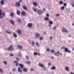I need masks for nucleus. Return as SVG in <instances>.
Returning <instances> with one entry per match:
<instances>
[{"label":"nucleus","mask_w":74,"mask_h":74,"mask_svg":"<svg viewBox=\"0 0 74 74\" xmlns=\"http://www.w3.org/2000/svg\"><path fill=\"white\" fill-rule=\"evenodd\" d=\"M72 25H73V26H74V23H73V24H72Z\"/></svg>","instance_id":"nucleus-64"},{"label":"nucleus","mask_w":74,"mask_h":74,"mask_svg":"<svg viewBox=\"0 0 74 74\" xmlns=\"http://www.w3.org/2000/svg\"><path fill=\"white\" fill-rule=\"evenodd\" d=\"M8 51H11L12 49H13V48L12 47V45H10L7 49Z\"/></svg>","instance_id":"nucleus-2"},{"label":"nucleus","mask_w":74,"mask_h":74,"mask_svg":"<svg viewBox=\"0 0 74 74\" xmlns=\"http://www.w3.org/2000/svg\"><path fill=\"white\" fill-rule=\"evenodd\" d=\"M28 26L29 27H32V24L31 23H29L28 24Z\"/></svg>","instance_id":"nucleus-13"},{"label":"nucleus","mask_w":74,"mask_h":74,"mask_svg":"<svg viewBox=\"0 0 74 74\" xmlns=\"http://www.w3.org/2000/svg\"><path fill=\"white\" fill-rule=\"evenodd\" d=\"M63 2L62 1H60L59 2V4L60 5H62L63 4Z\"/></svg>","instance_id":"nucleus-22"},{"label":"nucleus","mask_w":74,"mask_h":74,"mask_svg":"<svg viewBox=\"0 0 74 74\" xmlns=\"http://www.w3.org/2000/svg\"><path fill=\"white\" fill-rule=\"evenodd\" d=\"M17 21L18 22H21V20L20 19H17Z\"/></svg>","instance_id":"nucleus-33"},{"label":"nucleus","mask_w":74,"mask_h":74,"mask_svg":"<svg viewBox=\"0 0 74 74\" xmlns=\"http://www.w3.org/2000/svg\"><path fill=\"white\" fill-rule=\"evenodd\" d=\"M10 23L12 24V25H14V20H10Z\"/></svg>","instance_id":"nucleus-7"},{"label":"nucleus","mask_w":74,"mask_h":74,"mask_svg":"<svg viewBox=\"0 0 74 74\" xmlns=\"http://www.w3.org/2000/svg\"><path fill=\"white\" fill-rule=\"evenodd\" d=\"M68 52L69 53H70L71 52V51H70V50H68Z\"/></svg>","instance_id":"nucleus-58"},{"label":"nucleus","mask_w":74,"mask_h":74,"mask_svg":"<svg viewBox=\"0 0 74 74\" xmlns=\"http://www.w3.org/2000/svg\"><path fill=\"white\" fill-rule=\"evenodd\" d=\"M6 33H8V34H11V33L10 32H8L7 31H6Z\"/></svg>","instance_id":"nucleus-48"},{"label":"nucleus","mask_w":74,"mask_h":74,"mask_svg":"<svg viewBox=\"0 0 74 74\" xmlns=\"http://www.w3.org/2000/svg\"><path fill=\"white\" fill-rule=\"evenodd\" d=\"M48 23L50 25H52V24H53V22L51 21H49L48 22Z\"/></svg>","instance_id":"nucleus-17"},{"label":"nucleus","mask_w":74,"mask_h":74,"mask_svg":"<svg viewBox=\"0 0 74 74\" xmlns=\"http://www.w3.org/2000/svg\"><path fill=\"white\" fill-rule=\"evenodd\" d=\"M20 11L19 10H17V15H20Z\"/></svg>","instance_id":"nucleus-23"},{"label":"nucleus","mask_w":74,"mask_h":74,"mask_svg":"<svg viewBox=\"0 0 74 74\" xmlns=\"http://www.w3.org/2000/svg\"><path fill=\"white\" fill-rule=\"evenodd\" d=\"M19 57H22V54H19Z\"/></svg>","instance_id":"nucleus-56"},{"label":"nucleus","mask_w":74,"mask_h":74,"mask_svg":"<svg viewBox=\"0 0 74 74\" xmlns=\"http://www.w3.org/2000/svg\"><path fill=\"white\" fill-rule=\"evenodd\" d=\"M64 6H66V5H67V4H66V3H64Z\"/></svg>","instance_id":"nucleus-52"},{"label":"nucleus","mask_w":74,"mask_h":74,"mask_svg":"<svg viewBox=\"0 0 74 74\" xmlns=\"http://www.w3.org/2000/svg\"><path fill=\"white\" fill-rule=\"evenodd\" d=\"M35 45V42H34V41H32V46H33V45Z\"/></svg>","instance_id":"nucleus-26"},{"label":"nucleus","mask_w":74,"mask_h":74,"mask_svg":"<svg viewBox=\"0 0 74 74\" xmlns=\"http://www.w3.org/2000/svg\"><path fill=\"white\" fill-rule=\"evenodd\" d=\"M3 16H5V13H3Z\"/></svg>","instance_id":"nucleus-57"},{"label":"nucleus","mask_w":74,"mask_h":74,"mask_svg":"<svg viewBox=\"0 0 74 74\" xmlns=\"http://www.w3.org/2000/svg\"><path fill=\"white\" fill-rule=\"evenodd\" d=\"M0 71L1 73H2L3 72V70H2V69H0Z\"/></svg>","instance_id":"nucleus-51"},{"label":"nucleus","mask_w":74,"mask_h":74,"mask_svg":"<svg viewBox=\"0 0 74 74\" xmlns=\"http://www.w3.org/2000/svg\"><path fill=\"white\" fill-rule=\"evenodd\" d=\"M59 53H60V52H59V51H58L57 52H55L54 53V55L56 56H59Z\"/></svg>","instance_id":"nucleus-5"},{"label":"nucleus","mask_w":74,"mask_h":74,"mask_svg":"<svg viewBox=\"0 0 74 74\" xmlns=\"http://www.w3.org/2000/svg\"><path fill=\"white\" fill-rule=\"evenodd\" d=\"M56 17H58L59 16V14H56Z\"/></svg>","instance_id":"nucleus-46"},{"label":"nucleus","mask_w":74,"mask_h":74,"mask_svg":"<svg viewBox=\"0 0 74 74\" xmlns=\"http://www.w3.org/2000/svg\"><path fill=\"white\" fill-rule=\"evenodd\" d=\"M64 48H65L63 47H61V49H64Z\"/></svg>","instance_id":"nucleus-59"},{"label":"nucleus","mask_w":74,"mask_h":74,"mask_svg":"<svg viewBox=\"0 0 74 74\" xmlns=\"http://www.w3.org/2000/svg\"><path fill=\"white\" fill-rule=\"evenodd\" d=\"M36 44L38 46V47H40V45L38 44V42H36Z\"/></svg>","instance_id":"nucleus-42"},{"label":"nucleus","mask_w":74,"mask_h":74,"mask_svg":"<svg viewBox=\"0 0 74 74\" xmlns=\"http://www.w3.org/2000/svg\"><path fill=\"white\" fill-rule=\"evenodd\" d=\"M62 31L63 33L64 32H66V33H68V31H67V30L66 29V28H62Z\"/></svg>","instance_id":"nucleus-1"},{"label":"nucleus","mask_w":74,"mask_h":74,"mask_svg":"<svg viewBox=\"0 0 74 74\" xmlns=\"http://www.w3.org/2000/svg\"><path fill=\"white\" fill-rule=\"evenodd\" d=\"M37 12H38V14H42V13L44 12H42V10H37Z\"/></svg>","instance_id":"nucleus-4"},{"label":"nucleus","mask_w":74,"mask_h":74,"mask_svg":"<svg viewBox=\"0 0 74 74\" xmlns=\"http://www.w3.org/2000/svg\"><path fill=\"white\" fill-rule=\"evenodd\" d=\"M50 38L51 40H52V39H53V37H52V36H51L50 37Z\"/></svg>","instance_id":"nucleus-50"},{"label":"nucleus","mask_w":74,"mask_h":74,"mask_svg":"<svg viewBox=\"0 0 74 74\" xmlns=\"http://www.w3.org/2000/svg\"><path fill=\"white\" fill-rule=\"evenodd\" d=\"M39 40H43V38H42V37H40Z\"/></svg>","instance_id":"nucleus-39"},{"label":"nucleus","mask_w":74,"mask_h":74,"mask_svg":"<svg viewBox=\"0 0 74 74\" xmlns=\"http://www.w3.org/2000/svg\"><path fill=\"white\" fill-rule=\"evenodd\" d=\"M13 35L14 37H17V35L14 32L13 33Z\"/></svg>","instance_id":"nucleus-27"},{"label":"nucleus","mask_w":74,"mask_h":74,"mask_svg":"<svg viewBox=\"0 0 74 74\" xmlns=\"http://www.w3.org/2000/svg\"><path fill=\"white\" fill-rule=\"evenodd\" d=\"M44 20H45V21H49V18H48V17H45L44 18Z\"/></svg>","instance_id":"nucleus-14"},{"label":"nucleus","mask_w":74,"mask_h":74,"mask_svg":"<svg viewBox=\"0 0 74 74\" xmlns=\"http://www.w3.org/2000/svg\"><path fill=\"white\" fill-rule=\"evenodd\" d=\"M18 48L19 49H22L23 48L22 47V46H21V45H18L17 46Z\"/></svg>","instance_id":"nucleus-16"},{"label":"nucleus","mask_w":74,"mask_h":74,"mask_svg":"<svg viewBox=\"0 0 74 74\" xmlns=\"http://www.w3.org/2000/svg\"><path fill=\"white\" fill-rule=\"evenodd\" d=\"M21 14L23 15H25V14H26V13H25V12L23 11L21 12Z\"/></svg>","instance_id":"nucleus-25"},{"label":"nucleus","mask_w":74,"mask_h":74,"mask_svg":"<svg viewBox=\"0 0 74 74\" xmlns=\"http://www.w3.org/2000/svg\"><path fill=\"white\" fill-rule=\"evenodd\" d=\"M33 4L34 5H35V6H36L37 5V3L36 2H33Z\"/></svg>","instance_id":"nucleus-28"},{"label":"nucleus","mask_w":74,"mask_h":74,"mask_svg":"<svg viewBox=\"0 0 74 74\" xmlns=\"http://www.w3.org/2000/svg\"><path fill=\"white\" fill-rule=\"evenodd\" d=\"M26 58L27 59V60H29V57L28 56H26Z\"/></svg>","instance_id":"nucleus-30"},{"label":"nucleus","mask_w":74,"mask_h":74,"mask_svg":"<svg viewBox=\"0 0 74 74\" xmlns=\"http://www.w3.org/2000/svg\"><path fill=\"white\" fill-rule=\"evenodd\" d=\"M23 8L24 9V10H27V7L26 5L23 6Z\"/></svg>","instance_id":"nucleus-19"},{"label":"nucleus","mask_w":74,"mask_h":74,"mask_svg":"<svg viewBox=\"0 0 74 74\" xmlns=\"http://www.w3.org/2000/svg\"><path fill=\"white\" fill-rule=\"evenodd\" d=\"M56 69V68L54 66H53L51 68V70H55Z\"/></svg>","instance_id":"nucleus-31"},{"label":"nucleus","mask_w":74,"mask_h":74,"mask_svg":"<svg viewBox=\"0 0 74 74\" xmlns=\"http://www.w3.org/2000/svg\"><path fill=\"white\" fill-rule=\"evenodd\" d=\"M47 52H49L50 51V49L49 48L47 49Z\"/></svg>","instance_id":"nucleus-40"},{"label":"nucleus","mask_w":74,"mask_h":74,"mask_svg":"<svg viewBox=\"0 0 74 74\" xmlns=\"http://www.w3.org/2000/svg\"><path fill=\"white\" fill-rule=\"evenodd\" d=\"M37 54H38V53L36 52H34V55H37Z\"/></svg>","instance_id":"nucleus-37"},{"label":"nucleus","mask_w":74,"mask_h":74,"mask_svg":"<svg viewBox=\"0 0 74 74\" xmlns=\"http://www.w3.org/2000/svg\"><path fill=\"white\" fill-rule=\"evenodd\" d=\"M19 65H20V66L21 68H23V67H24L23 65L22 64H20Z\"/></svg>","instance_id":"nucleus-24"},{"label":"nucleus","mask_w":74,"mask_h":74,"mask_svg":"<svg viewBox=\"0 0 74 74\" xmlns=\"http://www.w3.org/2000/svg\"><path fill=\"white\" fill-rule=\"evenodd\" d=\"M17 32L18 34H22V32L21 31V30L18 29L17 30Z\"/></svg>","instance_id":"nucleus-9"},{"label":"nucleus","mask_w":74,"mask_h":74,"mask_svg":"<svg viewBox=\"0 0 74 74\" xmlns=\"http://www.w3.org/2000/svg\"><path fill=\"white\" fill-rule=\"evenodd\" d=\"M51 25H52L51 24H49L48 25V26L49 27H51Z\"/></svg>","instance_id":"nucleus-53"},{"label":"nucleus","mask_w":74,"mask_h":74,"mask_svg":"<svg viewBox=\"0 0 74 74\" xmlns=\"http://www.w3.org/2000/svg\"><path fill=\"white\" fill-rule=\"evenodd\" d=\"M35 37L36 38H38L40 37V34L38 33H36L35 35Z\"/></svg>","instance_id":"nucleus-6"},{"label":"nucleus","mask_w":74,"mask_h":74,"mask_svg":"<svg viewBox=\"0 0 74 74\" xmlns=\"http://www.w3.org/2000/svg\"><path fill=\"white\" fill-rule=\"evenodd\" d=\"M64 50H65V51L66 52H68V48H67V47H65L64 48Z\"/></svg>","instance_id":"nucleus-20"},{"label":"nucleus","mask_w":74,"mask_h":74,"mask_svg":"<svg viewBox=\"0 0 74 74\" xmlns=\"http://www.w3.org/2000/svg\"><path fill=\"white\" fill-rule=\"evenodd\" d=\"M30 70L31 71H34V69L32 68Z\"/></svg>","instance_id":"nucleus-34"},{"label":"nucleus","mask_w":74,"mask_h":74,"mask_svg":"<svg viewBox=\"0 0 74 74\" xmlns=\"http://www.w3.org/2000/svg\"><path fill=\"white\" fill-rule=\"evenodd\" d=\"M59 54L60 55H62V53H60Z\"/></svg>","instance_id":"nucleus-63"},{"label":"nucleus","mask_w":74,"mask_h":74,"mask_svg":"<svg viewBox=\"0 0 74 74\" xmlns=\"http://www.w3.org/2000/svg\"><path fill=\"white\" fill-rule=\"evenodd\" d=\"M10 56H14V54H11L10 55Z\"/></svg>","instance_id":"nucleus-54"},{"label":"nucleus","mask_w":74,"mask_h":74,"mask_svg":"<svg viewBox=\"0 0 74 74\" xmlns=\"http://www.w3.org/2000/svg\"><path fill=\"white\" fill-rule=\"evenodd\" d=\"M61 10H64V7L62 6L61 7Z\"/></svg>","instance_id":"nucleus-44"},{"label":"nucleus","mask_w":74,"mask_h":74,"mask_svg":"<svg viewBox=\"0 0 74 74\" xmlns=\"http://www.w3.org/2000/svg\"><path fill=\"white\" fill-rule=\"evenodd\" d=\"M57 28V27L56 26H54L53 27V30H56Z\"/></svg>","instance_id":"nucleus-43"},{"label":"nucleus","mask_w":74,"mask_h":74,"mask_svg":"<svg viewBox=\"0 0 74 74\" xmlns=\"http://www.w3.org/2000/svg\"><path fill=\"white\" fill-rule=\"evenodd\" d=\"M46 16H47V17H49V13H47L46 14Z\"/></svg>","instance_id":"nucleus-41"},{"label":"nucleus","mask_w":74,"mask_h":74,"mask_svg":"<svg viewBox=\"0 0 74 74\" xmlns=\"http://www.w3.org/2000/svg\"><path fill=\"white\" fill-rule=\"evenodd\" d=\"M39 55H40V53H38V56H39Z\"/></svg>","instance_id":"nucleus-60"},{"label":"nucleus","mask_w":74,"mask_h":74,"mask_svg":"<svg viewBox=\"0 0 74 74\" xmlns=\"http://www.w3.org/2000/svg\"><path fill=\"white\" fill-rule=\"evenodd\" d=\"M16 58V60H18V61H19V58Z\"/></svg>","instance_id":"nucleus-55"},{"label":"nucleus","mask_w":74,"mask_h":74,"mask_svg":"<svg viewBox=\"0 0 74 74\" xmlns=\"http://www.w3.org/2000/svg\"><path fill=\"white\" fill-rule=\"evenodd\" d=\"M51 52H52V53H54V52H55V51L53 50H51Z\"/></svg>","instance_id":"nucleus-47"},{"label":"nucleus","mask_w":74,"mask_h":74,"mask_svg":"<svg viewBox=\"0 0 74 74\" xmlns=\"http://www.w3.org/2000/svg\"><path fill=\"white\" fill-rule=\"evenodd\" d=\"M12 71H16V68H14L12 70Z\"/></svg>","instance_id":"nucleus-35"},{"label":"nucleus","mask_w":74,"mask_h":74,"mask_svg":"<svg viewBox=\"0 0 74 74\" xmlns=\"http://www.w3.org/2000/svg\"><path fill=\"white\" fill-rule=\"evenodd\" d=\"M65 69L66 70V71H69V67L68 66H66L65 67Z\"/></svg>","instance_id":"nucleus-11"},{"label":"nucleus","mask_w":74,"mask_h":74,"mask_svg":"<svg viewBox=\"0 0 74 74\" xmlns=\"http://www.w3.org/2000/svg\"><path fill=\"white\" fill-rule=\"evenodd\" d=\"M26 63H27V64H30V62H29L28 61V62H25Z\"/></svg>","instance_id":"nucleus-45"},{"label":"nucleus","mask_w":74,"mask_h":74,"mask_svg":"<svg viewBox=\"0 0 74 74\" xmlns=\"http://www.w3.org/2000/svg\"><path fill=\"white\" fill-rule=\"evenodd\" d=\"M38 65H39V66L41 67H44V65L41 64V63H39Z\"/></svg>","instance_id":"nucleus-10"},{"label":"nucleus","mask_w":74,"mask_h":74,"mask_svg":"<svg viewBox=\"0 0 74 74\" xmlns=\"http://www.w3.org/2000/svg\"><path fill=\"white\" fill-rule=\"evenodd\" d=\"M14 13L13 12H12L10 14V16L12 17H14Z\"/></svg>","instance_id":"nucleus-18"},{"label":"nucleus","mask_w":74,"mask_h":74,"mask_svg":"<svg viewBox=\"0 0 74 74\" xmlns=\"http://www.w3.org/2000/svg\"><path fill=\"white\" fill-rule=\"evenodd\" d=\"M33 10H34V11L35 12H37V9H36V8H33Z\"/></svg>","instance_id":"nucleus-29"},{"label":"nucleus","mask_w":74,"mask_h":74,"mask_svg":"<svg viewBox=\"0 0 74 74\" xmlns=\"http://www.w3.org/2000/svg\"><path fill=\"white\" fill-rule=\"evenodd\" d=\"M0 3L1 5H4V1H1L0 2Z\"/></svg>","instance_id":"nucleus-15"},{"label":"nucleus","mask_w":74,"mask_h":74,"mask_svg":"<svg viewBox=\"0 0 74 74\" xmlns=\"http://www.w3.org/2000/svg\"><path fill=\"white\" fill-rule=\"evenodd\" d=\"M51 59H53L54 58L53 57H51Z\"/></svg>","instance_id":"nucleus-61"},{"label":"nucleus","mask_w":74,"mask_h":74,"mask_svg":"<svg viewBox=\"0 0 74 74\" xmlns=\"http://www.w3.org/2000/svg\"><path fill=\"white\" fill-rule=\"evenodd\" d=\"M23 71H24V72H25V73H26V72H27V69H26V68H24L23 69Z\"/></svg>","instance_id":"nucleus-21"},{"label":"nucleus","mask_w":74,"mask_h":74,"mask_svg":"<svg viewBox=\"0 0 74 74\" xmlns=\"http://www.w3.org/2000/svg\"><path fill=\"white\" fill-rule=\"evenodd\" d=\"M3 63L5 64H6V65H7V62H6V61H4L3 62Z\"/></svg>","instance_id":"nucleus-36"},{"label":"nucleus","mask_w":74,"mask_h":74,"mask_svg":"<svg viewBox=\"0 0 74 74\" xmlns=\"http://www.w3.org/2000/svg\"><path fill=\"white\" fill-rule=\"evenodd\" d=\"M51 63L50 62H49V63H48V66H51Z\"/></svg>","instance_id":"nucleus-49"},{"label":"nucleus","mask_w":74,"mask_h":74,"mask_svg":"<svg viewBox=\"0 0 74 74\" xmlns=\"http://www.w3.org/2000/svg\"><path fill=\"white\" fill-rule=\"evenodd\" d=\"M43 69L45 70H46V68L44 67L43 68Z\"/></svg>","instance_id":"nucleus-62"},{"label":"nucleus","mask_w":74,"mask_h":74,"mask_svg":"<svg viewBox=\"0 0 74 74\" xmlns=\"http://www.w3.org/2000/svg\"><path fill=\"white\" fill-rule=\"evenodd\" d=\"M16 66H19V63H18V62H16Z\"/></svg>","instance_id":"nucleus-38"},{"label":"nucleus","mask_w":74,"mask_h":74,"mask_svg":"<svg viewBox=\"0 0 74 74\" xmlns=\"http://www.w3.org/2000/svg\"><path fill=\"white\" fill-rule=\"evenodd\" d=\"M15 5L16 7H19L21 6V4L19 2H17L15 3Z\"/></svg>","instance_id":"nucleus-3"},{"label":"nucleus","mask_w":74,"mask_h":74,"mask_svg":"<svg viewBox=\"0 0 74 74\" xmlns=\"http://www.w3.org/2000/svg\"><path fill=\"white\" fill-rule=\"evenodd\" d=\"M28 42H29V44H31V42H32V41L31 40H30V39H28L27 40Z\"/></svg>","instance_id":"nucleus-32"},{"label":"nucleus","mask_w":74,"mask_h":74,"mask_svg":"<svg viewBox=\"0 0 74 74\" xmlns=\"http://www.w3.org/2000/svg\"><path fill=\"white\" fill-rule=\"evenodd\" d=\"M18 72H19V73H22V70H21V69H20V68H18Z\"/></svg>","instance_id":"nucleus-12"},{"label":"nucleus","mask_w":74,"mask_h":74,"mask_svg":"<svg viewBox=\"0 0 74 74\" xmlns=\"http://www.w3.org/2000/svg\"><path fill=\"white\" fill-rule=\"evenodd\" d=\"M2 13H1V10L0 9V18H3V16H1Z\"/></svg>","instance_id":"nucleus-8"}]
</instances>
